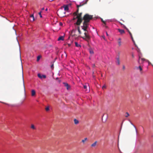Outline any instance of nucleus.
<instances>
[{
    "instance_id": "aec40b11",
    "label": "nucleus",
    "mask_w": 153,
    "mask_h": 153,
    "mask_svg": "<svg viewBox=\"0 0 153 153\" xmlns=\"http://www.w3.org/2000/svg\"><path fill=\"white\" fill-rule=\"evenodd\" d=\"M89 52L91 54H94V52L93 51L92 49H90L89 51Z\"/></svg>"
},
{
    "instance_id": "a211bd4d",
    "label": "nucleus",
    "mask_w": 153,
    "mask_h": 153,
    "mask_svg": "<svg viewBox=\"0 0 153 153\" xmlns=\"http://www.w3.org/2000/svg\"><path fill=\"white\" fill-rule=\"evenodd\" d=\"M75 46L77 47H80V45L77 42H75Z\"/></svg>"
},
{
    "instance_id": "9d476101",
    "label": "nucleus",
    "mask_w": 153,
    "mask_h": 153,
    "mask_svg": "<svg viewBox=\"0 0 153 153\" xmlns=\"http://www.w3.org/2000/svg\"><path fill=\"white\" fill-rule=\"evenodd\" d=\"M121 39L120 38H119L118 39V44L119 46H120L121 45Z\"/></svg>"
},
{
    "instance_id": "1a4fd4ad",
    "label": "nucleus",
    "mask_w": 153,
    "mask_h": 153,
    "mask_svg": "<svg viewBox=\"0 0 153 153\" xmlns=\"http://www.w3.org/2000/svg\"><path fill=\"white\" fill-rule=\"evenodd\" d=\"M117 30L121 34H123L125 33V31L123 30L118 29Z\"/></svg>"
},
{
    "instance_id": "72a5a7b5",
    "label": "nucleus",
    "mask_w": 153,
    "mask_h": 153,
    "mask_svg": "<svg viewBox=\"0 0 153 153\" xmlns=\"http://www.w3.org/2000/svg\"><path fill=\"white\" fill-rule=\"evenodd\" d=\"M132 58H134V54H132Z\"/></svg>"
},
{
    "instance_id": "ddd939ff",
    "label": "nucleus",
    "mask_w": 153,
    "mask_h": 153,
    "mask_svg": "<svg viewBox=\"0 0 153 153\" xmlns=\"http://www.w3.org/2000/svg\"><path fill=\"white\" fill-rule=\"evenodd\" d=\"M116 62L117 63V65H118L120 64V60L119 57L117 58Z\"/></svg>"
},
{
    "instance_id": "2f4dec72",
    "label": "nucleus",
    "mask_w": 153,
    "mask_h": 153,
    "mask_svg": "<svg viewBox=\"0 0 153 153\" xmlns=\"http://www.w3.org/2000/svg\"><path fill=\"white\" fill-rule=\"evenodd\" d=\"M59 25H60L62 26V25L63 24H62V23L60 22L59 23Z\"/></svg>"
},
{
    "instance_id": "79ce46f5",
    "label": "nucleus",
    "mask_w": 153,
    "mask_h": 153,
    "mask_svg": "<svg viewBox=\"0 0 153 153\" xmlns=\"http://www.w3.org/2000/svg\"><path fill=\"white\" fill-rule=\"evenodd\" d=\"M68 45H69V46H70V44H68Z\"/></svg>"
},
{
    "instance_id": "4468645a",
    "label": "nucleus",
    "mask_w": 153,
    "mask_h": 153,
    "mask_svg": "<svg viewBox=\"0 0 153 153\" xmlns=\"http://www.w3.org/2000/svg\"><path fill=\"white\" fill-rule=\"evenodd\" d=\"M64 39V37L63 36H60L58 39V41L59 40H63Z\"/></svg>"
},
{
    "instance_id": "f3484780",
    "label": "nucleus",
    "mask_w": 153,
    "mask_h": 153,
    "mask_svg": "<svg viewBox=\"0 0 153 153\" xmlns=\"http://www.w3.org/2000/svg\"><path fill=\"white\" fill-rule=\"evenodd\" d=\"M31 128L33 129H36V127H35L33 124H31Z\"/></svg>"
},
{
    "instance_id": "e433bc0d",
    "label": "nucleus",
    "mask_w": 153,
    "mask_h": 153,
    "mask_svg": "<svg viewBox=\"0 0 153 153\" xmlns=\"http://www.w3.org/2000/svg\"><path fill=\"white\" fill-rule=\"evenodd\" d=\"M24 90L25 91V86H24Z\"/></svg>"
},
{
    "instance_id": "7ed1b4c3",
    "label": "nucleus",
    "mask_w": 153,
    "mask_h": 153,
    "mask_svg": "<svg viewBox=\"0 0 153 153\" xmlns=\"http://www.w3.org/2000/svg\"><path fill=\"white\" fill-rule=\"evenodd\" d=\"M38 76L40 79H42V78H46V76L44 75H41L40 74H38Z\"/></svg>"
},
{
    "instance_id": "a878e982",
    "label": "nucleus",
    "mask_w": 153,
    "mask_h": 153,
    "mask_svg": "<svg viewBox=\"0 0 153 153\" xmlns=\"http://www.w3.org/2000/svg\"><path fill=\"white\" fill-rule=\"evenodd\" d=\"M83 87L85 89H87V86L86 85H83Z\"/></svg>"
},
{
    "instance_id": "7c9ffc66",
    "label": "nucleus",
    "mask_w": 153,
    "mask_h": 153,
    "mask_svg": "<svg viewBox=\"0 0 153 153\" xmlns=\"http://www.w3.org/2000/svg\"><path fill=\"white\" fill-rule=\"evenodd\" d=\"M22 72V78H23V82L24 83V79H23V71Z\"/></svg>"
},
{
    "instance_id": "b1692460",
    "label": "nucleus",
    "mask_w": 153,
    "mask_h": 153,
    "mask_svg": "<svg viewBox=\"0 0 153 153\" xmlns=\"http://www.w3.org/2000/svg\"><path fill=\"white\" fill-rule=\"evenodd\" d=\"M126 115L125 116L126 117H128V116H129V114L128 112H126Z\"/></svg>"
},
{
    "instance_id": "6ab92c4d",
    "label": "nucleus",
    "mask_w": 153,
    "mask_h": 153,
    "mask_svg": "<svg viewBox=\"0 0 153 153\" xmlns=\"http://www.w3.org/2000/svg\"><path fill=\"white\" fill-rule=\"evenodd\" d=\"M87 140V138H84V139H83L82 140V142L84 143L86 140Z\"/></svg>"
},
{
    "instance_id": "393cba45",
    "label": "nucleus",
    "mask_w": 153,
    "mask_h": 153,
    "mask_svg": "<svg viewBox=\"0 0 153 153\" xmlns=\"http://www.w3.org/2000/svg\"><path fill=\"white\" fill-rule=\"evenodd\" d=\"M41 11L39 13V15L40 17L42 18V16L41 15Z\"/></svg>"
},
{
    "instance_id": "bb28decb",
    "label": "nucleus",
    "mask_w": 153,
    "mask_h": 153,
    "mask_svg": "<svg viewBox=\"0 0 153 153\" xmlns=\"http://www.w3.org/2000/svg\"><path fill=\"white\" fill-rule=\"evenodd\" d=\"M51 68L52 69H53V68H54V67H53V64H52L51 65Z\"/></svg>"
},
{
    "instance_id": "c9c22d12",
    "label": "nucleus",
    "mask_w": 153,
    "mask_h": 153,
    "mask_svg": "<svg viewBox=\"0 0 153 153\" xmlns=\"http://www.w3.org/2000/svg\"><path fill=\"white\" fill-rule=\"evenodd\" d=\"M102 37L103 38L105 39V36H102Z\"/></svg>"
},
{
    "instance_id": "5701e85b",
    "label": "nucleus",
    "mask_w": 153,
    "mask_h": 153,
    "mask_svg": "<svg viewBox=\"0 0 153 153\" xmlns=\"http://www.w3.org/2000/svg\"><path fill=\"white\" fill-rule=\"evenodd\" d=\"M131 123V124L134 127V128H135V130H136V133L137 132V129L136 128V127L135 126Z\"/></svg>"
},
{
    "instance_id": "0eeeda50",
    "label": "nucleus",
    "mask_w": 153,
    "mask_h": 153,
    "mask_svg": "<svg viewBox=\"0 0 153 153\" xmlns=\"http://www.w3.org/2000/svg\"><path fill=\"white\" fill-rule=\"evenodd\" d=\"M136 68L137 69H139L140 70V72L141 74H142V68H141V66H140L138 67H136Z\"/></svg>"
},
{
    "instance_id": "ea45409f",
    "label": "nucleus",
    "mask_w": 153,
    "mask_h": 153,
    "mask_svg": "<svg viewBox=\"0 0 153 153\" xmlns=\"http://www.w3.org/2000/svg\"><path fill=\"white\" fill-rule=\"evenodd\" d=\"M89 90H88V91H87V92H89Z\"/></svg>"
},
{
    "instance_id": "6e6552de",
    "label": "nucleus",
    "mask_w": 153,
    "mask_h": 153,
    "mask_svg": "<svg viewBox=\"0 0 153 153\" xmlns=\"http://www.w3.org/2000/svg\"><path fill=\"white\" fill-rule=\"evenodd\" d=\"M63 83L64 86L68 90L70 88V86L68 84L66 83Z\"/></svg>"
},
{
    "instance_id": "c85d7f7f",
    "label": "nucleus",
    "mask_w": 153,
    "mask_h": 153,
    "mask_svg": "<svg viewBox=\"0 0 153 153\" xmlns=\"http://www.w3.org/2000/svg\"><path fill=\"white\" fill-rule=\"evenodd\" d=\"M106 86L105 85H104L103 86H102V88L103 89H104V88H106Z\"/></svg>"
},
{
    "instance_id": "f03ea898",
    "label": "nucleus",
    "mask_w": 153,
    "mask_h": 153,
    "mask_svg": "<svg viewBox=\"0 0 153 153\" xmlns=\"http://www.w3.org/2000/svg\"><path fill=\"white\" fill-rule=\"evenodd\" d=\"M88 1V0H87L85 1V2L84 3H81L79 5H76L77 9L75 12L73 13V14L74 16L73 19V20H75L76 19H77L76 22L74 23L75 25H76L78 26H79L81 24V22L82 20L81 16H82V12L80 13L79 12V7L86 4Z\"/></svg>"
},
{
    "instance_id": "f257e3e1",
    "label": "nucleus",
    "mask_w": 153,
    "mask_h": 153,
    "mask_svg": "<svg viewBox=\"0 0 153 153\" xmlns=\"http://www.w3.org/2000/svg\"><path fill=\"white\" fill-rule=\"evenodd\" d=\"M93 16L90 15L88 14H85L83 17L81 16L82 19L81 23L82 22V25L81 26L82 29L85 32L84 36L82 37V38L88 42L91 40V36L89 34L87 29L89 25L90 21L92 19Z\"/></svg>"
},
{
    "instance_id": "c756f323",
    "label": "nucleus",
    "mask_w": 153,
    "mask_h": 153,
    "mask_svg": "<svg viewBox=\"0 0 153 153\" xmlns=\"http://www.w3.org/2000/svg\"><path fill=\"white\" fill-rule=\"evenodd\" d=\"M123 70H124L125 69V67L124 65L123 66Z\"/></svg>"
},
{
    "instance_id": "a19ab883",
    "label": "nucleus",
    "mask_w": 153,
    "mask_h": 153,
    "mask_svg": "<svg viewBox=\"0 0 153 153\" xmlns=\"http://www.w3.org/2000/svg\"><path fill=\"white\" fill-rule=\"evenodd\" d=\"M47 9H46V11H47Z\"/></svg>"
},
{
    "instance_id": "58836bf2",
    "label": "nucleus",
    "mask_w": 153,
    "mask_h": 153,
    "mask_svg": "<svg viewBox=\"0 0 153 153\" xmlns=\"http://www.w3.org/2000/svg\"><path fill=\"white\" fill-rule=\"evenodd\" d=\"M93 67H94V66H95V65H94V64H93Z\"/></svg>"
},
{
    "instance_id": "f704fd0d",
    "label": "nucleus",
    "mask_w": 153,
    "mask_h": 153,
    "mask_svg": "<svg viewBox=\"0 0 153 153\" xmlns=\"http://www.w3.org/2000/svg\"><path fill=\"white\" fill-rule=\"evenodd\" d=\"M106 34L107 36H108V33H107V32H106Z\"/></svg>"
},
{
    "instance_id": "39448f33",
    "label": "nucleus",
    "mask_w": 153,
    "mask_h": 153,
    "mask_svg": "<svg viewBox=\"0 0 153 153\" xmlns=\"http://www.w3.org/2000/svg\"><path fill=\"white\" fill-rule=\"evenodd\" d=\"M97 142L96 141H95L91 145V147H94L97 145Z\"/></svg>"
},
{
    "instance_id": "4c0bfd02",
    "label": "nucleus",
    "mask_w": 153,
    "mask_h": 153,
    "mask_svg": "<svg viewBox=\"0 0 153 153\" xmlns=\"http://www.w3.org/2000/svg\"><path fill=\"white\" fill-rule=\"evenodd\" d=\"M44 8H42V10H44Z\"/></svg>"
},
{
    "instance_id": "cd10ccee",
    "label": "nucleus",
    "mask_w": 153,
    "mask_h": 153,
    "mask_svg": "<svg viewBox=\"0 0 153 153\" xmlns=\"http://www.w3.org/2000/svg\"><path fill=\"white\" fill-rule=\"evenodd\" d=\"M101 21H102V22L105 24V25H106V23H105V21H103V19H102V20H101Z\"/></svg>"
},
{
    "instance_id": "4be33fe9",
    "label": "nucleus",
    "mask_w": 153,
    "mask_h": 153,
    "mask_svg": "<svg viewBox=\"0 0 153 153\" xmlns=\"http://www.w3.org/2000/svg\"><path fill=\"white\" fill-rule=\"evenodd\" d=\"M45 110L47 111H48L49 110V106H48V107H46L45 108Z\"/></svg>"
},
{
    "instance_id": "2eb2a0df",
    "label": "nucleus",
    "mask_w": 153,
    "mask_h": 153,
    "mask_svg": "<svg viewBox=\"0 0 153 153\" xmlns=\"http://www.w3.org/2000/svg\"><path fill=\"white\" fill-rule=\"evenodd\" d=\"M74 122L75 124L76 125L77 124L79 123V121L76 119H74Z\"/></svg>"
},
{
    "instance_id": "20e7f679",
    "label": "nucleus",
    "mask_w": 153,
    "mask_h": 153,
    "mask_svg": "<svg viewBox=\"0 0 153 153\" xmlns=\"http://www.w3.org/2000/svg\"><path fill=\"white\" fill-rule=\"evenodd\" d=\"M30 20L31 22H32L34 21L35 19L33 14L31 15L30 16Z\"/></svg>"
},
{
    "instance_id": "423d86ee",
    "label": "nucleus",
    "mask_w": 153,
    "mask_h": 153,
    "mask_svg": "<svg viewBox=\"0 0 153 153\" xmlns=\"http://www.w3.org/2000/svg\"><path fill=\"white\" fill-rule=\"evenodd\" d=\"M124 27L125 28H126L128 31V32L129 33V34H130V36H131V37L133 40V37H132V35L131 33V32L129 31V30L125 26H124Z\"/></svg>"
},
{
    "instance_id": "dca6fc26",
    "label": "nucleus",
    "mask_w": 153,
    "mask_h": 153,
    "mask_svg": "<svg viewBox=\"0 0 153 153\" xmlns=\"http://www.w3.org/2000/svg\"><path fill=\"white\" fill-rule=\"evenodd\" d=\"M77 30H78V31L79 33V34H81L82 33H81V30H80V27H79V26H78L77 27Z\"/></svg>"
},
{
    "instance_id": "f8f14e48",
    "label": "nucleus",
    "mask_w": 153,
    "mask_h": 153,
    "mask_svg": "<svg viewBox=\"0 0 153 153\" xmlns=\"http://www.w3.org/2000/svg\"><path fill=\"white\" fill-rule=\"evenodd\" d=\"M36 94V92L34 90H33L31 91V95L32 96H34Z\"/></svg>"
},
{
    "instance_id": "412c9836",
    "label": "nucleus",
    "mask_w": 153,
    "mask_h": 153,
    "mask_svg": "<svg viewBox=\"0 0 153 153\" xmlns=\"http://www.w3.org/2000/svg\"><path fill=\"white\" fill-rule=\"evenodd\" d=\"M41 56H39L37 57V61L38 62L39 61V60L40 59Z\"/></svg>"
},
{
    "instance_id": "9b49d317",
    "label": "nucleus",
    "mask_w": 153,
    "mask_h": 153,
    "mask_svg": "<svg viewBox=\"0 0 153 153\" xmlns=\"http://www.w3.org/2000/svg\"><path fill=\"white\" fill-rule=\"evenodd\" d=\"M64 10L65 11H68V5H64Z\"/></svg>"
},
{
    "instance_id": "473e14b6",
    "label": "nucleus",
    "mask_w": 153,
    "mask_h": 153,
    "mask_svg": "<svg viewBox=\"0 0 153 153\" xmlns=\"http://www.w3.org/2000/svg\"><path fill=\"white\" fill-rule=\"evenodd\" d=\"M141 59L143 61H144L145 60V59H144V58H142Z\"/></svg>"
}]
</instances>
